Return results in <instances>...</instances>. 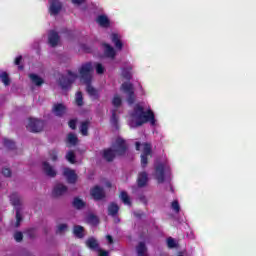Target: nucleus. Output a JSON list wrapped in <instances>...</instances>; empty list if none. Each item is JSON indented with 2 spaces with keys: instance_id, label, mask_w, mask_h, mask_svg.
<instances>
[{
  "instance_id": "52",
  "label": "nucleus",
  "mask_w": 256,
  "mask_h": 256,
  "mask_svg": "<svg viewBox=\"0 0 256 256\" xmlns=\"http://www.w3.org/2000/svg\"><path fill=\"white\" fill-rule=\"evenodd\" d=\"M139 200L144 203V205H147V197L145 195H140Z\"/></svg>"
},
{
  "instance_id": "38",
  "label": "nucleus",
  "mask_w": 256,
  "mask_h": 256,
  "mask_svg": "<svg viewBox=\"0 0 256 256\" xmlns=\"http://www.w3.org/2000/svg\"><path fill=\"white\" fill-rule=\"evenodd\" d=\"M23 61V56H17L16 58H15V61H14V65H17L18 66V69L20 70V71H23V69H24V66L23 65H21V62Z\"/></svg>"
},
{
  "instance_id": "53",
  "label": "nucleus",
  "mask_w": 256,
  "mask_h": 256,
  "mask_svg": "<svg viewBox=\"0 0 256 256\" xmlns=\"http://www.w3.org/2000/svg\"><path fill=\"white\" fill-rule=\"evenodd\" d=\"M106 239H107V241H108V243H109L110 245H113V236L107 235V236H106Z\"/></svg>"
},
{
  "instance_id": "40",
  "label": "nucleus",
  "mask_w": 256,
  "mask_h": 256,
  "mask_svg": "<svg viewBox=\"0 0 256 256\" xmlns=\"http://www.w3.org/2000/svg\"><path fill=\"white\" fill-rule=\"evenodd\" d=\"M171 208L173 209V211H175L176 213H179V211H181V206L179 205V201L178 200H174L171 203Z\"/></svg>"
},
{
  "instance_id": "7",
  "label": "nucleus",
  "mask_w": 256,
  "mask_h": 256,
  "mask_svg": "<svg viewBox=\"0 0 256 256\" xmlns=\"http://www.w3.org/2000/svg\"><path fill=\"white\" fill-rule=\"evenodd\" d=\"M90 195H91V197H93L94 201H102V199H105V197H107L103 187L98 186V185L91 188Z\"/></svg>"
},
{
  "instance_id": "42",
  "label": "nucleus",
  "mask_w": 256,
  "mask_h": 256,
  "mask_svg": "<svg viewBox=\"0 0 256 256\" xmlns=\"http://www.w3.org/2000/svg\"><path fill=\"white\" fill-rule=\"evenodd\" d=\"M96 73L98 75H103L105 73V67H103V64L101 63L96 64Z\"/></svg>"
},
{
  "instance_id": "5",
  "label": "nucleus",
  "mask_w": 256,
  "mask_h": 256,
  "mask_svg": "<svg viewBox=\"0 0 256 256\" xmlns=\"http://www.w3.org/2000/svg\"><path fill=\"white\" fill-rule=\"evenodd\" d=\"M44 127L45 122H43V120H39L37 118H29L26 129H28L30 133H41Z\"/></svg>"
},
{
  "instance_id": "41",
  "label": "nucleus",
  "mask_w": 256,
  "mask_h": 256,
  "mask_svg": "<svg viewBox=\"0 0 256 256\" xmlns=\"http://www.w3.org/2000/svg\"><path fill=\"white\" fill-rule=\"evenodd\" d=\"M21 221H23V217L21 216V212L19 208L16 210V227H19L21 225Z\"/></svg>"
},
{
  "instance_id": "54",
  "label": "nucleus",
  "mask_w": 256,
  "mask_h": 256,
  "mask_svg": "<svg viewBox=\"0 0 256 256\" xmlns=\"http://www.w3.org/2000/svg\"><path fill=\"white\" fill-rule=\"evenodd\" d=\"M72 2H73L75 5H81L82 3L85 2V0H72Z\"/></svg>"
},
{
  "instance_id": "56",
  "label": "nucleus",
  "mask_w": 256,
  "mask_h": 256,
  "mask_svg": "<svg viewBox=\"0 0 256 256\" xmlns=\"http://www.w3.org/2000/svg\"><path fill=\"white\" fill-rule=\"evenodd\" d=\"M84 51H86V53H91V49L87 48L85 45L83 46Z\"/></svg>"
},
{
  "instance_id": "6",
  "label": "nucleus",
  "mask_w": 256,
  "mask_h": 256,
  "mask_svg": "<svg viewBox=\"0 0 256 256\" xmlns=\"http://www.w3.org/2000/svg\"><path fill=\"white\" fill-rule=\"evenodd\" d=\"M122 91L127 95L128 105H133L135 103V88L129 82H124L121 85Z\"/></svg>"
},
{
  "instance_id": "14",
  "label": "nucleus",
  "mask_w": 256,
  "mask_h": 256,
  "mask_svg": "<svg viewBox=\"0 0 256 256\" xmlns=\"http://www.w3.org/2000/svg\"><path fill=\"white\" fill-rule=\"evenodd\" d=\"M96 23H98V25H100V27H103L104 29H108V27H111V21L105 15H99L96 19Z\"/></svg>"
},
{
  "instance_id": "25",
  "label": "nucleus",
  "mask_w": 256,
  "mask_h": 256,
  "mask_svg": "<svg viewBox=\"0 0 256 256\" xmlns=\"http://www.w3.org/2000/svg\"><path fill=\"white\" fill-rule=\"evenodd\" d=\"M86 221L89 223V225H93V227H97V225H99V217H97L95 214H89Z\"/></svg>"
},
{
  "instance_id": "48",
  "label": "nucleus",
  "mask_w": 256,
  "mask_h": 256,
  "mask_svg": "<svg viewBox=\"0 0 256 256\" xmlns=\"http://www.w3.org/2000/svg\"><path fill=\"white\" fill-rule=\"evenodd\" d=\"M2 175H4V177H11V169L3 168L2 169Z\"/></svg>"
},
{
  "instance_id": "58",
  "label": "nucleus",
  "mask_w": 256,
  "mask_h": 256,
  "mask_svg": "<svg viewBox=\"0 0 256 256\" xmlns=\"http://www.w3.org/2000/svg\"><path fill=\"white\" fill-rule=\"evenodd\" d=\"M134 215H135V217H141V214L137 213V212H135Z\"/></svg>"
},
{
  "instance_id": "23",
  "label": "nucleus",
  "mask_w": 256,
  "mask_h": 256,
  "mask_svg": "<svg viewBox=\"0 0 256 256\" xmlns=\"http://www.w3.org/2000/svg\"><path fill=\"white\" fill-rule=\"evenodd\" d=\"M73 233L75 237H77L78 239H83V237H85V228H83V226L80 225H75Z\"/></svg>"
},
{
  "instance_id": "26",
  "label": "nucleus",
  "mask_w": 256,
  "mask_h": 256,
  "mask_svg": "<svg viewBox=\"0 0 256 256\" xmlns=\"http://www.w3.org/2000/svg\"><path fill=\"white\" fill-rule=\"evenodd\" d=\"M66 142L69 144V145H77V143H79V138H77V135H75L74 133H69L67 135V140Z\"/></svg>"
},
{
  "instance_id": "11",
  "label": "nucleus",
  "mask_w": 256,
  "mask_h": 256,
  "mask_svg": "<svg viewBox=\"0 0 256 256\" xmlns=\"http://www.w3.org/2000/svg\"><path fill=\"white\" fill-rule=\"evenodd\" d=\"M69 188L67 186L59 183L54 186V189L52 191L53 197H61L62 195H65L67 193Z\"/></svg>"
},
{
  "instance_id": "27",
  "label": "nucleus",
  "mask_w": 256,
  "mask_h": 256,
  "mask_svg": "<svg viewBox=\"0 0 256 256\" xmlns=\"http://www.w3.org/2000/svg\"><path fill=\"white\" fill-rule=\"evenodd\" d=\"M119 197L121 201L124 203V205H131V198L129 197V194H127L126 191L120 192Z\"/></svg>"
},
{
  "instance_id": "50",
  "label": "nucleus",
  "mask_w": 256,
  "mask_h": 256,
  "mask_svg": "<svg viewBox=\"0 0 256 256\" xmlns=\"http://www.w3.org/2000/svg\"><path fill=\"white\" fill-rule=\"evenodd\" d=\"M98 253V256H109V252H107L106 250L98 249Z\"/></svg>"
},
{
  "instance_id": "16",
  "label": "nucleus",
  "mask_w": 256,
  "mask_h": 256,
  "mask_svg": "<svg viewBox=\"0 0 256 256\" xmlns=\"http://www.w3.org/2000/svg\"><path fill=\"white\" fill-rule=\"evenodd\" d=\"M52 111L56 117H63V114L67 112V108L62 103H58L54 105Z\"/></svg>"
},
{
  "instance_id": "19",
  "label": "nucleus",
  "mask_w": 256,
  "mask_h": 256,
  "mask_svg": "<svg viewBox=\"0 0 256 256\" xmlns=\"http://www.w3.org/2000/svg\"><path fill=\"white\" fill-rule=\"evenodd\" d=\"M119 205L115 202H111L108 205V215L110 217H117V215H119Z\"/></svg>"
},
{
  "instance_id": "18",
  "label": "nucleus",
  "mask_w": 256,
  "mask_h": 256,
  "mask_svg": "<svg viewBox=\"0 0 256 256\" xmlns=\"http://www.w3.org/2000/svg\"><path fill=\"white\" fill-rule=\"evenodd\" d=\"M103 46L105 47L104 55H106V57H108L109 59H115V56L117 55V52H115V48L107 43H104Z\"/></svg>"
},
{
  "instance_id": "47",
  "label": "nucleus",
  "mask_w": 256,
  "mask_h": 256,
  "mask_svg": "<svg viewBox=\"0 0 256 256\" xmlns=\"http://www.w3.org/2000/svg\"><path fill=\"white\" fill-rule=\"evenodd\" d=\"M68 125L70 127V129H77V120L75 119H71L69 122H68Z\"/></svg>"
},
{
  "instance_id": "20",
  "label": "nucleus",
  "mask_w": 256,
  "mask_h": 256,
  "mask_svg": "<svg viewBox=\"0 0 256 256\" xmlns=\"http://www.w3.org/2000/svg\"><path fill=\"white\" fill-rule=\"evenodd\" d=\"M10 202L13 207H21V196H19V193L13 192L10 195Z\"/></svg>"
},
{
  "instance_id": "37",
  "label": "nucleus",
  "mask_w": 256,
  "mask_h": 256,
  "mask_svg": "<svg viewBox=\"0 0 256 256\" xmlns=\"http://www.w3.org/2000/svg\"><path fill=\"white\" fill-rule=\"evenodd\" d=\"M122 77L126 79V81H131V68H123L122 69Z\"/></svg>"
},
{
  "instance_id": "1",
  "label": "nucleus",
  "mask_w": 256,
  "mask_h": 256,
  "mask_svg": "<svg viewBox=\"0 0 256 256\" xmlns=\"http://www.w3.org/2000/svg\"><path fill=\"white\" fill-rule=\"evenodd\" d=\"M112 147L103 150L102 157L108 163L115 161V157H123L127 153V149H129L127 141L121 137L116 138Z\"/></svg>"
},
{
  "instance_id": "2",
  "label": "nucleus",
  "mask_w": 256,
  "mask_h": 256,
  "mask_svg": "<svg viewBox=\"0 0 256 256\" xmlns=\"http://www.w3.org/2000/svg\"><path fill=\"white\" fill-rule=\"evenodd\" d=\"M132 117H136V119H138L135 127H141L145 125V123H150L152 126H155L156 123L155 113H153L151 109L145 112V108L139 104L135 105Z\"/></svg>"
},
{
  "instance_id": "39",
  "label": "nucleus",
  "mask_w": 256,
  "mask_h": 256,
  "mask_svg": "<svg viewBox=\"0 0 256 256\" xmlns=\"http://www.w3.org/2000/svg\"><path fill=\"white\" fill-rule=\"evenodd\" d=\"M151 152H152V150H151V144H149V143H144V148H143V153H142V155L149 156V155H151Z\"/></svg>"
},
{
  "instance_id": "30",
  "label": "nucleus",
  "mask_w": 256,
  "mask_h": 256,
  "mask_svg": "<svg viewBox=\"0 0 256 256\" xmlns=\"http://www.w3.org/2000/svg\"><path fill=\"white\" fill-rule=\"evenodd\" d=\"M86 85V91L90 97H97V90L91 86V83H84Z\"/></svg>"
},
{
  "instance_id": "33",
  "label": "nucleus",
  "mask_w": 256,
  "mask_h": 256,
  "mask_svg": "<svg viewBox=\"0 0 256 256\" xmlns=\"http://www.w3.org/2000/svg\"><path fill=\"white\" fill-rule=\"evenodd\" d=\"M123 104V100H121V97L119 95H115L112 99V105L116 108L119 109L121 105Z\"/></svg>"
},
{
  "instance_id": "8",
  "label": "nucleus",
  "mask_w": 256,
  "mask_h": 256,
  "mask_svg": "<svg viewBox=\"0 0 256 256\" xmlns=\"http://www.w3.org/2000/svg\"><path fill=\"white\" fill-rule=\"evenodd\" d=\"M63 175L66 177L67 183L70 185H75L77 183V173H75V170L64 168Z\"/></svg>"
},
{
  "instance_id": "24",
  "label": "nucleus",
  "mask_w": 256,
  "mask_h": 256,
  "mask_svg": "<svg viewBox=\"0 0 256 256\" xmlns=\"http://www.w3.org/2000/svg\"><path fill=\"white\" fill-rule=\"evenodd\" d=\"M29 77H30L32 83H34V85H36V87H41V85H43L45 83L43 78H41L37 74H30Z\"/></svg>"
},
{
  "instance_id": "10",
  "label": "nucleus",
  "mask_w": 256,
  "mask_h": 256,
  "mask_svg": "<svg viewBox=\"0 0 256 256\" xmlns=\"http://www.w3.org/2000/svg\"><path fill=\"white\" fill-rule=\"evenodd\" d=\"M60 37H59V33H57V31L55 30H51L48 34V42L49 45H51V47H57V45H59V41H60Z\"/></svg>"
},
{
  "instance_id": "15",
  "label": "nucleus",
  "mask_w": 256,
  "mask_h": 256,
  "mask_svg": "<svg viewBox=\"0 0 256 256\" xmlns=\"http://www.w3.org/2000/svg\"><path fill=\"white\" fill-rule=\"evenodd\" d=\"M86 247L90 249L91 251H98L99 249V242L95 237H89L85 242Z\"/></svg>"
},
{
  "instance_id": "45",
  "label": "nucleus",
  "mask_w": 256,
  "mask_h": 256,
  "mask_svg": "<svg viewBox=\"0 0 256 256\" xmlns=\"http://www.w3.org/2000/svg\"><path fill=\"white\" fill-rule=\"evenodd\" d=\"M49 156L52 159V161H57L58 156H57V149H52L49 151Z\"/></svg>"
},
{
  "instance_id": "49",
  "label": "nucleus",
  "mask_w": 256,
  "mask_h": 256,
  "mask_svg": "<svg viewBox=\"0 0 256 256\" xmlns=\"http://www.w3.org/2000/svg\"><path fill=\"white\" fill-rule=\"evenodd\" d=\"M67 230V224H59L58 225V233H63V231Z\"/></svg>"
},
{
  "instance_id": "29",
  "label": "nucleus",
  "mask_w": 256,
  "mask_h": 256,
  "mask_svg": "<svg viewBox=\"0 0 256 256\" xmlns=\"http://www.w3.org/2000/svg\"><path fill=\"white\" fill-rule=\"evenodd\" d=\"M0 81H2L6 87L11 85V79L9 78V74L7 72H2L0 74Z\"/></svg>"
},
{
  "instance_id": "43",
  "label": "nucleus",
  "mask_w": 256,
  "mask_h": 256,
  "mask_svg": "<svg viewBox=\"0 0 256 256\" xmlns=\"http://www.w3.org/2000/svg\"><path fill=\"white\" fill-rule=\"evenodd\" d=\"M148 156L146 155H141V166L143 167V169H145V167H147L148 163H149V158H147Z\"/></svg>"
},
{
  "instance_id": "35",
  "label": "nucleus",
  "mask_w": 256,
  "mask_h": 256,
  "mask_svg": "<svg viewBox=\"0 0 256 256\" xmlns=\"http://www.w3.org/2000/svg\"><path fill=\"white\" fill-rule=\"evenodd\" d=\"M75 103L78 107H83V93L81 91L76 93Z\"/></svg>"
},
{
  "instance_id": "9",
  "label": "nucleus",
  "mask_w": 256,
  "mask_h": 256,
  "mask_svg": "<svg viewBox=\"0 0 256 256\" xmlns=\"http://www.w3.org/2000/svg\"><path fill=\"white\" fill-rule=\"evenodd\" d=\"M156 179L158 183H165V165L158 164L155 167Z\"/></svg>"
},
{
  "instance_id": "28",
  "label": "nucleus",
  "mask_w": 256,
  "mask_h": 256,
  "mask_svg": "<svg viewBox=\"0 0 256 256\" xmlns=\"http://www.w3.org/2000/svg\"><path fill=\"white\" fill-rule=\"evenodd\" d=\"M80 131L84 137L89 135V121H84L81 123Z\"/></svg>"
},
{
  "instance_id": "32",
  "label": "nucleus",
  "mask_w": 256,
  "mask_h": 256,
  "mask_svg": "<svg viewBox=\"0 0 256 256\" xmlns=\"http://www.w3.org/2000/svg\"><path fill=\"white\" fill-rule=\"evenodd\" d=\"M66 159L69 163H71L72 165H75L76 163V159L77 157L75 156V152L73 150H70L67 154H66Z\"/></svg>"
},
{
  "instance_id": "31",
  "label": "nucleus",
  "mask_w": 256,
  "mask_h": 256,
  "mask_svg": "<svg viewBox=\"0 0 256 256\" xmlns=\"http://www.w3.org/2000/svg\"><path fill=\"white\" fill-rule=\"evenodd\" d=\"M72 205L75 207V209H83V207H85L84 201L78 197L74 198Z\"/></svg>"
},
{
  "instance_id": "4",
  "label": "nucleus",
  "mask_w": 256,
  "mask_h": 256,
  "mask_svg": "<svg viewBox=\"0 0 256 256\" xmlns=\"http://www.w3.org/2000/svg\"><path fill=\"white\" fill-rule=\"evenodd\" d=\"M67 76H61L59 78V85L61 87V89H63V91H67V89H71L73 83H75V80H77L79 78V75H77V73L68 70L67 71Z\"/></svg>"
},
{
  "instance_id": "21",
  "label": "nucleus",
  "mask_w": 256,
  "mask_h": 256,
  "mask_svg": "<svg viewBox=\"0 0 256 256\" xmlns=\"http://www.w3.org/2000/svg\"><path fill=\"white\" fill-rule=\"evenodd\" d=\"M111 41H112V43H114L116 49H118L119 51H121V49H123V42L119 38V34L113 33L111 35Z\"/></svg>"
},
{
  "instance_id": "44",
  "label": "nucleus",
  "mask_w": 256,
  "mask_h": 256,
  "mask_svg": "<svg viewBox=\"0 0 256 256\" xmlns=\"http://www.w3.org/2000/svg\"><path fill=\"white\" fill-rule=\"evenodd\" d=\"M167 245L169 249H175V247H177V244L175 243V239H173L172 237L167 239Z\"/></svg>"
},
{
  "instance_id": "13",
  "label": "nucleus",
  "mask_w": 256,
  "mask_h": 256,
  "mask_svg": "<svg viewBox=\"0 0 256 256\" xmlns=\"http://www.w3.org/2000/svg\"><path fill=\"white\" fill-rule=\"evenodd\" d=\"M148 181H149V175L147 174V172H140L138 174V178H137L138 187L140 188L146 187Z\"/></svg>"
},
{
  "instance_id": "36",
  "label": "nucleus",
  "mask_w": 256,
  "mask_h": 256,
  "mask_svg": "<svg viewBox=\"0 0 256 256\" xmlns=\"http://www.w3.org/2000/svg\"><path fill=\"white\" fill-rule=\"evenodd\" d=\"M111 123L114 127L119 125V117L117 116V110H112Z\"/></svg>"
},
{
  "instance_id": "22",
  "label": "nucleus",
  "mask_w": 256,
  "mask_h": 256,
  "mask_svg": "<svg viewBox=\"0 0 256 256\" xmlns=\"http://www.w3.org/2000/svg\"><path fill=\"white\" fill-rule=\"evenodd\" d=\"M136 252L138 256H148L147 255V245L145 242H139L136 246Z\"/></svg>"
},
{
  "instance_id": "34",
  "label": "nucleus",
  "mask_w": 256,
  "mask_h": 256,
  "mask_svg": "<svg viewBox=\"0 0 256 256\" xmlns=\"http://www.w3.org/2000/svg\"><path fill=\"white\" fill-rule=\"evenodd\" d=\"M4 147H6V149H10V151H13L14 149H16L15 142L7 138H4Z\"/></svg>"
},
{
  "instance_id": "3",
  "label": "nucleus",
  "mask_w": 256,
  "mask_h": 256,
  "mask_svg": "<svg viewBox=\"0 0 256 256\" xmlns=\"http://www.w3.org/2000/svg\"><path fill=\"white\" fill-rule=\"evenodd\" d=\"M93 64L91 62H87L81 65L79 68L80 81L83 83H91L93 81Z\"/></svg>"
},
{
  "instance_id": "17",
  "label": "nucleus",
  "mask_w": 256,
  "mask_h": 256,
  "mask_svg": "<svg viewBox=\"0 0 256 256\" xmlns=\"http://www.w3.org/2000/svg\"><path fill=\"white\" fill-rule=\"evenodd\" d=\"M43 171L48 177H56L57 172L53 169V166L49 162H43Z\"/></svg>"
},
{
  "instance_id": "46",
  "label": "nucleus",
  "mask_w": 256,
  "mask_h": 256,
  "mask_svg": "<svg viewBox=\"0 0 256 256\" xmlns=\"http://www.w3.org/2000/svg\"><path fill=\"white\" fill-rule=\"evenodd\" d=\"M14 239L17 241V243H21L23 241V233L22 232H16L14 234Z\"/></svg>"
},
{
  "instance_id": "57",
  "label": "nucleus",
  "mask_w": 256,
  "mask_h": 256,
  "mask_svg": "<svg viewBox=\"0 0 256 256\" xmlns=\"http://www.w3.org/2000/svg\"><path fill=\"white\" fill-rule=\"evenodd\" d=\"M106 187L111 188L112 187L111 182H106Z\"/></svg>"
},
{
  "instance_id": "12",
  "label": "nucleus",
  "mask_w": 256,
  "mask_h": 256,
  "mask_svg": "<svg viewBox=\"0 0 256 256\" xmlns=\"http://www.w3.org/2000/svg\"><path fill=\"white\" fill-rule=\"evenodd\" d=\"M63 6L59 0H52L50 3V15H59Z\"/></svg>"
},
{
  "instance_id": "55",
  "label": "nucleus",
  "mask_w": 256,
  "mask_h": 256,
  "mask_svg": "<svg viewBox=\"0 0 256 256\" xmlns=\"http://www.w3.org/2000/svg\"><path fill=\"white\" fill-rule=\"evenodd\" d=\"M136 151H141V142H136Z\"/></svg>"
},
{
  "instance_id": "59",
  "label": "nucleus",
  "mask_w": 256,
  "mask_h": 256,
  "mask_svg": "<svg viewBox=\"0 0 256 256\" xmlns=\"http://www.w3.org/2000/svg\"><path fill=\"white\" fill-rule=\"evenodd\" d=\"M171 191H173V188H171Z\"/></svg>"
},
{
  "instance_id": "51",
  "label": "nucleus",
  "mask_w": 256,
  "mask_h": 256,
  "mask_svg": "<svg viewBox=\"0 0 256 256\" xmlns=\"http://www.w3.org/2000/svg\"><path fill=\"white\" fill-rule=\"evenodd\" d=\"M28 235L33 239L35 237V229L31 228L28 230Z\"/></svg>"
}]
</instances>
